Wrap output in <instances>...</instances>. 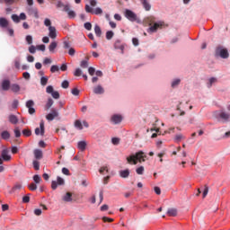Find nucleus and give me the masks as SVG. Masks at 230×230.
Wrapping results in <instances>:
<instances>
[{"instance_id":"1","label":"nucleus","mask_w":230,"mask_h":230,"mask_svg":"<svg viewBox=\"0 0 230 230\" xmlns=\"http://www.w3.org/2000/svg\"><path fill=\"white\" fill-rule=\"evenodd\" d=\"M146 161V155L143 151H138L135 155L127 157L128 164H137V163H145Z\"/></svg>"},{"instance_id":"2","label":"nucleus","mask_w":230,"mask_h":230,"mask_svg":"<svg viewBox=\"0 0 230 230\" xmlns=\"http://www.w3.org/2000/svg\"><path fill=\"white\" fill-rule=\"evenodd\" d=\"M146 22L150 25L149 29L147 30L148 33H155L159 28H163L164 22H155V17L148 16L146 18Z\"/></svg>"},{"instance_id":"3","label":"nucleus","mask_w":230,"mask_h":230,"mask_svg":"<svg viewBox=\"0 0 230 230\" xmlns=\"http://www.w3.org/2000/svg\"><path fill=\"white\" fill-rule=\"evenodd\" d=\"M226 109L227 111H229V113H227L225 111H221L217 114V118H219V119H222V121H224L225 123H227V121H229L230 119V104L227 105Z\"/></svg>"},{"instance_id":"4","label":"nucleus","mask_w":230,"mask_h":230,"mask_svg":"<svg viewBox=\"0 0 230 230\" xmlns=\"http://www.w3.org/2000/svg\"><path fill=\"white\" fill-rule=\"evenodd\" d=\"M125 17H127L128 21H131V22L137 21V14L128 9H126L125 11Z\"/></svg>"},{"instance_id":"5","label":"nucleus","mask_w":230,"mask_h":230,"mask_svg":"<svg viewBox=\"0 0 230 230\" xmlns=\"http://www.w3.org/2000/svg\"><path fill=\"white\" fill-rule=\"evenodd\" d=\"M58 111L57 109H52L51 111L46 115V119L48 121H53V119H55V118H58Z\"/></svg>"},{"instance_id":"6","label":"nucleus","mask_w":230,"mask_h":230,"mask_svg":"<svg viewBox=\"0 0 230 230\" xmlns=\"http://www.w3.org/2000/svg\"><path fill=\"white\" fill-rule=\"evenodd\" d=\"M217 53H218V55H219V57H221V58H229V51L227 50V49L218 47L217 49Z\"/></svg>"},{"instance_id":"7","label":"nucleus","mask_w":230,"mask_h":230,"mask_svg":"<svg viewBox=\"0 0 230 230\" xmlns=\"http://www.w3.org/2000/svg\"><path fill=\"white\" fill-rule=\"evenodd\" d=\"M64 184H65L64 179L58 176L57 181H52L51 189L57 190V188H58V186H64Z\"/></svg>"},{"instance_id":"8","label":"nucleus","mask_w":230,"mask_h":230,"mask_svg":"<svg viewBox=\"0 0 230 230\" xmlns=\"http://www.w3.org/2000/svg\"><path fill=\"white\" fill-rule=\"evenodd\" d=\"M26 107L29 109V114H35V102L33 100H29L26 102Z\"/></svg>"},{"instance_id":"9","label":"nucleus","mask_w":230,"mask_h":230,"mask_svg":"<svg viewBox=\"0 0 230 230\" xmlns=\"http://www.w3.org/2000/svg\"><path fill=\"white\" fill-rule=\"evenodd\" d=\"M45 128H44V121H41L40 123V128H35V134L36 136H44Z\"/></svg>"},{"instance_id":"10","label":"nucleus","mask_w":230,"mask_h":230,"mask_svg":"<svg viewBox=\"0 0 230 230\" xmlns=\"http://www.w3.org/2000/svg\"><path fill=\"white\" fill-rule=\"evenodd\" d=\"M115 49H119L121 53H123L125 49V44L121 43V40H118L114 43Z\"/></svg>"},{"instance_id":"11","label":"nucleus","mask_w":230,"mask_h":230,"mask_svg":"<svg viewBox=\"0 0 230 230\" xmlns=\"http://www.w3.org/2000/svg\"><path fill=\"white\" fill-rule=\"evenodd\" d=\"M64 12H66L68 13L69 19H75V17H76V13H75V11L69 10V4H66L65 6Z\"/></svg>"},{"instance_id":"12","label":"nucleus","mask_w":230,"mask_h":230,"mask_svg":"<svg viewBox=\"0 0 230 230\" xmlns=\"http://www.w3.org/2000/svg\"><path fill=\"white\" fill-rule=\"evenodd\" d=\"M22 190V184L21 183H15L13 185V187L11 189V190L9 191V193H19V190Z\"/></svg>"},{"instance_id":"13","label":"nucleus","mask_w":230,"mask_h":230,"mask_svg":"<svg viewBox=\"0 0 230 230\" xmlns=\"http://www.w3.org/2000/svg\"><path fill=\"white\" fill-rule=\"evenodd\" d=\"M49 37L50 39H57V28L55 27H49Z\"/></svg>"},{"instance_id":"14","label":"nucleus","mask_w":230,"mask_h":230,"mask_svg":"<svg viewBox=\"0 0 230 230\" xmlns=\"http://www.w3.org/2000/svg\"><path fill=\"white\" fill-rule=\"evenodd\" d=\"M123 117L121 115H113L111 117V121L114 123V125H118L120 121H122Z\"/></svg>"},{"instance_id":"15","label":"nucleus","mask_w":230,"mask_h":230,"mask_svg":"<svg viewBox=\"0 0 230 230\" xmlns=\"http://www.w3.org/2000/svg\"><path fill=\"white\" fill-rule=\"evenodd\" d=\"M62 200H64V202H73V194L66 192V195L63 196Z\"/></svg>"},{"instance_id":"16","label":"nucleus","mask_w":230,"mask_h":230,"mask_svg":"<svg viewBox=\"0 0 230 230\" xmlns=\"http://www.w3.org/2000/svg\"><path fill=\"white\" fill-rule=\"evenodd\" d=\"M129 175H130V170L128 169L119 171V177H121L122 179H128Z\"/></svg>"},{"instance_id":"17","label":"nucleus","mask_w":230,"mask_h":230,"mask_svg":"<svg viewBox=\"0 0 230 230\" xmlns=\"http://www.w3.org/2000/svg\"><path fill=\"white\" fill-rule=\"evenodd\" d=\"M94 94H103L105 93V90L102 88V85H97L93 88Z\"/></svg>"},{"instance_id":"18","label":"nucleus","mask_w":230,"mask_h":230,"mask_svg":"<svg viewBox=\"0 0 230 230\" xmlns=\"http://www.w3.org/2000/svg\"><path fill=\"white\" fill-rule=\"evenodd\" d=\"M8 119L12 125H17V123H19V119L13 114L9 115Z\"/></svg>"},{"instance_id":"19","label":"nucleus","mask_w":230,"mask_h":230,"mask_svg":"<svg viewBox=\"0 0 230 230\" xmlns=\"http://www.w3.org/2000/svg\"><path fill=\"white\" fill-rule=\"evenodd\" d=\"M2 158L4 161H10V159H12V156L8 155V149H4L2 151Z\"/></svg>"},{"instance_id":"20","label":"nucleus","mask_w":230,"mask_h":230,"mask_svg":"<svg viewBox=\"0 0 230 230\" xmlns=\"http://www.w3.org/2000/svg\"><path fill=\"white\" fill-rule=\"evenodd\" d=\"M141 4H143V7L146 12H150V9L152 8V5H150V3H148V0H140Z\"/></svg>"},{"instance_id":"21","label":"nucleus","mask_w":230,"mask_h":230,"mask_svg":"<svg viewBox=\"0 0 230 230\" xmlns=\"http://www.w3.org/2000/svg\"><path fill=\"white\" fill-rule=\"evenodd\" d=\"M2 89H3V91L10 90V80H4L2 82Z\"/></svg>"},{"instance_id":"22","label":"nucleus","mask_w":230,"mask_h":230,"mask_svg":"<svg viewBox=\"0 0 230 230\" xmlns=\"http://www.w3.org/2000/svg\"><path fill=\"white\" fill-rule=\"evenodd\" d=\"M77 147L79 148V150H81V152H84L85 148H87V142L79 141L77 144Z\"/></svg>"},{"instance_id":"23","label":"nucleus","mask_w":230,"mask_h":230,"mask_svg":"<svg viewBox=\"0 0 230 230\" xmlns=\"http://www.w3.org/2000/svg\"><path fill=\"white\" fill-rule=\"evenodd\" d=\"M8 20L6 18L1 17L0 18V27L1 28H8Z\"/></svg>"},{"instance_id":"24","label":"nucleus","mask_w":230,"mask_h":230,"mask_svg":"<svg viewBox=\"0 0 230 230\" xmlns=\"http://www.w3.org/2000/svg\"><path fill=\"white\" fill-rule=\"evenodd\" d=\"M74 126L75 127V128H77L78 130H84V125L82 124V120L80 119H76L74 122Z\"/></svg>"},{"instance_id":"25","label":"nucleus","mask_w":230,"mask_h":230,"mask_svg":"<svg viewBox=\"0 0 230 230\" xmlns=\"http://www.w3.org/2000/svg\"><path fill=\"white\" fill-rule=\"evenodd\" d=\"M34 156H35V159H38V160L42 159V151L40 150V149H35L34 150Z\"/></svg>"},{"instance_id":"26","label":"nucleus","mask_w":230,"mask_h":230,"mask_svg":"<svg viewBox=\"0 0 230 230\" xmlns=\"http://www.w3.org/2000/svg\"><path fill=\"white\" fill-rule=\"evenodd\" d=\"M53 99L49 98L45 105V111H49V109H51V107H53Z\"/></svg>"},{"instance_id":"27","label":"nucleus","mask_w":230,"mask_h":230,"mask_svg":"<svg viewBox=\"0 0 230 230\" xmlns=\"http://www.w3.org/2000/svg\"><path fill=\"white\" fill-rule=\"evenodd\" d=\"M168 217H177V209L176 208H169L167 211Z\"/></svg>"},{"instance_id":"28","label":"nucleus","mask_w":230,"mask_h":230,"mask_svg":"<svg viewBox=\"0 0 230 230\" xmlns=\"http://www.w3.org/2000/svg\"><path fill=\"white\" fill-rule=\"evenodd\" d=\"M11 91H13V93H19V91H21V86L17 84H13L11 85Z\"/></svg>"},{"instance_id":"29","label":"nucleus","mask_w":230,"mask_h":230,"mask_svg":"<svg viewBox=\"0 0 230 230\" xmlns=\"http://www.w3.org/2000/svg\"><path fill=\"white\" fill-rule=\"evenodd\" d=\"M57 46H58V44L57 43V41H53L50 43V45L49 46V49L51 53H53L55 51V49H57Z\"/></svg>"},{"instance_id":"30","label":"nucleus","mask_w":230,"mask_h":230,"mask_svg":"<svg viewBox=\"0 0 230 230\" xmlns=\"http://www.w3.org/2000/svg\"><path fill=\"white\" fill-rule=\"evenodd\" d=\"M29 13H30V15L33 14L34 17H36V19L39 18V11H37V9L29 8Z\"/></svg>"},{"instance_id":"31","label":"nucleus","mask_w":230,"mask_h":230,"mask_svg":"<svg viewBox=\"0 0 230 230\" xmlns=\"http://www.w3.org/2000/svg\"><path fill=\"white\" fill-rule=\"evenodd\" d=\"M94 31L97 37H102V28H100V25L94 26Z\"/></svg>"},{"instance_id":"32","label":"nucleus","mask_w":230,"mask_h":230,"mask_svg":"<svg viewBox=\"0 0 230 230\" xmlns=\"http://www.w3.org/2000/svg\"><path fill=\"white\" fill-rule=\"evenodd\" d=\"M2 139H10V132L8 131H3L1 134Z\"/></svg>"},{"instance_id":"33","label":"nucleus","mask_w":230,"mask_h":230,"mask_svg":"<svg viewBox=\"0 0 230 230\" xmlns=\"http://www.w3.org/2000/svg\"><path fill=\"white\" fill-rule=\"evenodd\" d=\"M33 181L36 184H40V182L42 181V178H40L39 174H36L33 176Z\"/></svg>"},{"instance_id":"34","label":"nucleus","mask_w":230,"mask_h":230,"mask_svg":"<svg viewBox=\"0 0 230 230\" xmlns=\"http://www.w3.org/2000/svg\"><path fill=\"white\" fill-rule=\"evenodd\" d=\"M136 172L137 173V175H143V173H145V167L140 166V167L137 168Z\"/></svg>"},{"instance_id":"35","label":"nucleus","mask_w":230,"mask_h":230,"mask_svg":"<svg viewBox=\"0 0 230 230\" xmlns=\"http://www.w3.org/2000/svg\"><path fill=\"white\" fill-rule=\"evenodd\" d=\"M179 84H181V79H174L172 82V89H175V87H177L179 85Z\"/></svg>"},{"instance_id":"36","label":"nucleus","mask_w":230,"mask_h":230,"mask_svg":"<svg viewBox=\"0 0 230 230\" xmlns=\"http://www.w3.org/2000/svg\"><path fill=\"white\" fill-rule=\"evenodd\" d=\"M114 37V32L112 31H108L106 32V39L107 40H111Z\"/></svg>"},{"instance_id":"37","label":"nucleus","mask_w":230,"mask_h":230,"mask_svg":"<svg viewBox=\"0 0 230 230\" xmlns=\"http://www.w3.org/2000/svg\"><path fill=\"white\" fill-rule=\"evenodd\" d=\"M80 66L83 69H87V67H89V62L87 60H83L81 61Z\"/></svg>"},{"instance_id":"38","label":"nucleus","mask_w":230,"mask_h":230,"mask_svg":"<svg viewBox=\"0 0 230 230\" xmlns=\"http://www.w3.org/2000/svg\"><path fill=\"white\" fill-rule=\"evenodd\" d=\"M11 18H12V21H13V22H16V24L21 22L19 15L17 14H12Z\"/></svg>"},{"instance_id":"39","label":"nucleus","mask_w":230,"mask_h":230,"mask_svg":"<svg viewBox=\"0 0 230 230\" xmlns=\"http://www.w3.org/2000/svg\"><path fill=\"white\" fill-rule=\"evenodd\" d=\"M32 164H33L34 170H40V163H39V161L34 160Z\"/></svg>"},{"instance_id":"40","label":"nucleus","mask_w":230,"mask_h":230,"mask_svg":"<svg viewBox=\"0 0 230 230\" xmlns=\"http://www.w3.org/2000/svg\"><path fill=\"white\" fill-rule=\"evenodd\" d=\"M40 84H41V85H43V87L48 85V77L42 76L40 78Z\"/></svg>"},{"instance_id":"41","label":"nucleus","mask_w":230,"mask_h":230,"mask_svg":"<svg viewBox=\"0 0 230 230\" xmlns=\"http://www.w3.org/2000/svg\"><path fill=\"white\" fill-rule=\"evenodd\" d=\"M25 40L27 44L29 45L33 44V37H31V35H27Z\"/></svg>"},{"instance_id":"42","label":"nucleus","mask_w":230,"mask_h":230,"mask_svg":"<svg viewBox=\"0 0 230 230\" xmlns=\"http://www.w3.org/2000/svg\"><path fill=\"white\" fill-rule=\"evenodd\" d=\"M181 139H184V136H182V134H178L174 137V140L176 141V143L181 142Z\"/></svg>"},{"instance_id":"43","label":"nucleus","mask_w":230,"mask_h":230,"mask_svg":"<svg viewBox=\"0 0 230 230\" xmlns=\"http://www.w3.org/2000/svg\"><path fill=\"white\" fill-rule=\"evenodd\" d=\"M208 193H209V187H208V185H205V189L203 190V199H206V197H208Z\"/></svg>"},{"instance_id":"44","label":"nucleus","mask_w":230,"mask_h":230,"mask_svg":"<svg viewBox=\"0 0 230 230\" xmlns=\"http://www.w3.org/2000/svg\"><path fill=\"white\" fill-rule=\"evenodd\" d=\"M44 25L47 26V28L52 27V26H51V20H49V18H46V19L44 20Z\"/></svg>"},{"instance_id":"45","label":"nucleus","mask_w":230,"mask_h":230,"mask_svg":"<svg viewBox=\"0 0 230 230\" xmlns=\"http://www.w3.org/2000/svg\"><path fill=\"white\" fill-rule=\"evenodd\" d=\"M22 134H23L26 137H30V136H31V130H30V129H23V130H22Z\"/></svg>"},{"instance_id":"46","label":"nucleus","mask_w":230,"mask_h":230,"mask_svg":"<svg viewBox=\"0 0 230 230\" xmlns=\"http://www.w3.org/2000/svg\"><path fill=\"white\" fill-rule=\"evenodd\" d=\"M93 13H94L95 15H101V13H103V10H102V8H100V7H97V8H95V10L93 11Z\"/></svg>"},{"instance_id":"47","label":"nucleus","mask_w":230,"mask_h":230,"mask_svg":"<svg viewBox=\"0 0 230 230\" xmlns=\"http://www.w3.org/2000/svg\"><path fill=\"white\" fill-rule=\"evenodd\" d=\"M88 73L91 76H94V73H96V69L93 66L88 68Z\"/></svg>"},{"instance_id":"48","label":"nucleus","mask_w":230,"mask_h":230,"mask_svg":"<svg viewBox=\"0 0 230 230\" xmlns=\"http://www.w3.org/2000/svg\"><path fill=\"white\" fill-rule=\"evenodd\" d=\"M61 87H63V89H67V87H69V81L67 80L63 81L61 84Z\"/></svg>"},{"instance_id":"49","label":"nucleus","mask_w":230,"mask_h":230,"mask_svg":"<svg viewBox=\"0 0 230 230\" xmlns=\"http://www.w3.org/2000/svg\"><path fill=\"white\" fill-rule=\"evenodd\" d=\"M54 89H53V86L51 85H49L47 88H46V93H48V94H52L54 93Z\"/></svg>"},{"instance_id":"50","label":"nucleus","mask_w":230,"mask_h":230,"mask_svg":"<svg viewBox=\"0 0 230 230\" xmlns=\"http://www.w3.org/2000/svg\"><path fill=\"white\" fill-rule=\"evenodd\" d=\"M74 76H82V69L76 68L74 72Z\"/></svg>"},{"instance_id":"51","label":"nucleus","mask_w":230,"mask_h":230,"mask_svg":"<svg viewBox=\"0 0 230 230\" xmlns=\"http://www.w3.org/2000/svg\"><path fill=\"white\" fill-rule=\"evenodd\" d=\"M215 83H217V78H215V77L210 78L208 87H211Z\"/></svg>"},{"instance_id":"52","label":"nucleus","mask_w":230,"mask_h":230,"mask_svg":"<svg viewBox=\"0 0 230 230\" xmlns=\"http://www.w3.org/2000/svg\"><path fill=\"white\" fill-rule=\"evenodd\" d=\"M52 98H54L55 100H58V98H60V93H58V92L54 91L53 93H51Z\"/></svg>"},{"instance_id":"53","label":"nucleus","mask_w":230,"mask_h":230,"mask_svg":"<svg viewBox=\"0 0 230 230\" xmlns=\"http://www.w3.org/2000/svg\"><path fill=\"white\" fill-rule=\"evenodd\" d=\"M84 28L85 30H88V31H91V30H93V24H91V22H85Z\"/></svg>"},{"instance_id":"54","label":"nucleus","mask_w":230,"mask_h":230,"mask_svg":"<svg viewBox=\"0 0 230 230\" xmlns=\"http://www.w3.org/2000/svg\"><path fill=\"white\" fill-rule=\"evenodd\" d=\"M14 136L15 137H21V129L19 128H14Z\"/></svg>"},{"instance_id":"55","label":"nucleus","mask_w":230,"mask_h":230,"mask_svg":"<svg viewBox=\"0 0 230 230\" xmlns=\"http://www.w3.org/2000/svg\"><path fill=\"white\" fill-rule=\"evenodd\" d=\"M71 93L74 96H78L80 94V90H78L77 88H74L72 89Z\"/></svg>"},{"instance_id":"56","label":"nucleus","mask_w":230,"mask_h":230,"mask_svg":"<svg viewBox=\"0 0 230 230\" xmlns=\"http://www.w3.org/2000/svg\"><path fill=\"white\" fill-rule=\"evenodd\" d=\"M29 190H31V191H35V190H37V184H35V183H31L30 185H29Z\"/></svg>"},{"instance_id":"57","label":"nucleus","mask_w":230,"mask_h":230,"mask_svg":"<svg viewBox=\"0 0 230 230\" xmlns=\"http://www.w3.org/2000/svg\"><path fill=\"white\" fill-rule=\"evenodd\" d=\"M37 49H39V51H46V45L41 44V45H38Z\"/></svg>"},{"instance_id":"58","label":"nucleus","mask_w":230,"mask_h":230,"mask_svg":"<svg viewBox=\"0 0 230 230\" xmlns=\"http://www.w3.org/2000/svg\"><path fill=\"white\" fill-rule=\"evenodd\" d=\"M37 51V47L31 45V47H29V52L30 53H35Z\"/></svg>"},{"instance_id":"59","label":"nucleus","mask_w":230,"mask_h":230,"mask_svg":"<svg viewBox=\"0 0 230 230\" xmlns=\"http://www.w3.org/2000/svg\"><path fill=\"white\" fill-rule=\"evenodd\" d=\"M22 76H23V78H24L25 80H30V78H31V75L30 73H28V72H24V73L22 74Z\"/></svg>"},{"instance_id":"60","label":"nucleus","mask_w":230,"mask_h":230,"mask_svg":"<svg viewBox=\"0 0 230 230\" xmlns=\"http://www.w3.org/2000/svg\"><path fill=\"white\" fill-rule=\"evenodd\" d=\"M59 67L58 66L53 65L50 68L51 73H57L58 71Z\"/></svg>"},{"instance_id":"61","label":"nucleus","mask_w":230,"mask_h":230,"mask_svg":"<svg viewBox=\"0 0 230 230\" xmlns=\"http://www.w3.org/2000/svg\"><path fill=\"white\" fill-rule=\"evenodd\" d=\"M112 145H119V137H113L111 139Z\"/></svg>"},{"instance_id":"62","label":"nucleus","mask_w":230,"mask_h":230,"mask_svg":"<svg viewBox=\"0 0 230 230\" xmlns=\"http://www.w3.org/2000/svg\"><path fill=\"white\" fill-rule=\"evenodd\" d=\"M17 107H19V101L14 100L12 103V108L13 109H17Z\"/></svg>"},{"instance_id":"63","label":"nucleus","mask_w":230,"mask_h":230,"mask_svg":"<svg viewBox=\"0 0 230 230\" xmlns=\"http://www.w3.org/2000/svg\"><path fill=\"white\" fill-rule=\"evenodd\" d=\"M102 221H103V222H109V223H111V222H114V219H112V218H111V217H102Z\"/></svg>"},{"instance_id":"64","label":"nucleus","mask_w":230,"mask_h":230,"mask_svg":"<svg viewBox=\"0 0 230 230\" xmlns=\"http://www.w3.org/2000/svg\"><path fill=\"white\" fill-rule=\"evenodd\" d=\"M22 202H23L24 204H28V202H30V196H24V197L22 198Z\"/></svg>"}]
</instances>
